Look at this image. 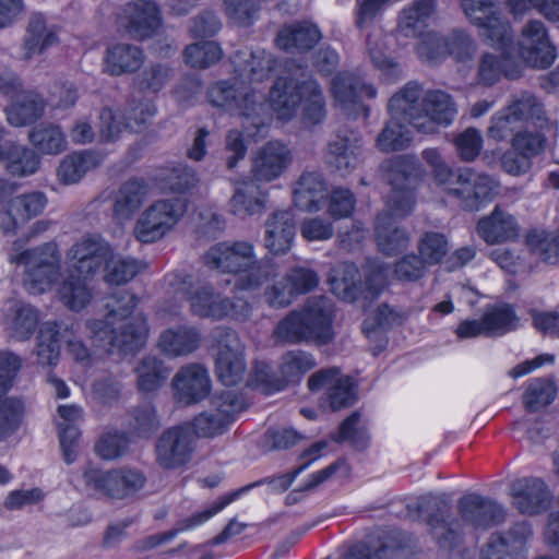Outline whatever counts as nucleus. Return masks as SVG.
<instances>
[{"mask_svg": "<svg viewBox=\"0 0 559 559\" xmlns=\"http://www.w3.org/2000/svg\"><path fill=\"white\" fill-rule=\"evenodd\" d=\"M460 519L451 515L450 502L440 496L426 495L405 507V518H425L430 535L441 551L449 556L461 551L463 524L476 531H487L506 521L507 511L498 501L478 493L461 497L456 504Z\"/></svg>", "mask_w": 559, "mask_h": 559, "instance_id": "nucleus-1", "label": "nucleus"}, {"mask_svg": "<svg viewBox=\"0 0 559 559\" xmlns=\"http://www.w3.org/2000/svg\"><path fill=\"white\" fill-rule=\"evenodd\" d=\"M335 307L331 298L313 296L300 310H292L273 331L276 342L300 344L313 342L326 345L334 338L333 321Z\"/></svg>", "mask_w": 559, "mask_h": 559, "instance_id": "nucleus-2", "label": "nucleus"}, {"mask_svg": "<svg viewBox=\"0 0 559 559\" xmlns=\"http://www.w3.org/2000/svg\"><path fill=\"white\" fill-rule=\"evenodd\" d=\"M210 103L242 117V127L249 136L261 132L267 121V105L261 93L248 86H236L227 81L217 82L207 92Z\"/></svg>", "mask_w": 559, "mask_h": 559, "instance_id": "nucleus-3", "label": "nucleus"}, {"mask_svg": "<svg viewBox=\"0 0 559 559\" xmlns=\"http://www.w3.org/2000/svg\"><path fill=\"white\" fill-rule=\"evenodd\" d=\"M86 326L91 332L93 345L108 355L138 352L144 346L148 331L146 320L140 316L119 328L102 320L87 321Z\"/></svg>", "mask_w": 559, "mask_h": 559, "instance_id": "nucleus-4", "label": "nucleus"}, {"mask_svg": "<svg viewBox=\"0 0 559 559\" xmlns=\"http://www.w3.org/2000/svg\"><path fill=\"white\" fill-rule=\"evenodd\" d=\"M186 211V201L180 198L153 202L135 223L133 231L135 238L143 243H152L162 239L178 224Z\"/></svg>", "mask_w": 559, "mask_h": 559, "instance_id": "nucleus-5", "label": "nucleus"}, {"mask_svg": "<svg viewBox=\"0 0 559 559\" xmlns=\"http://www.w3.org/2000/svg\"><path fill=\"white\" fill-rule=\"evenodd\" d=\"M13 261L26 265L23 278L25 289L33 295L46 292L59 275V257L56 246L41 247L21 252Z\"/></svg>", "mask_w": 559, "mask_h": 559, "instance_id": "nucleus-6", "label": "nucleus"}, {"mask_svg": "<svg viewBox=\"0 0 559 559\" xmlns=\"http://www.w3.org/2000/svg\"><path fill=\"white\" fill-rule=\"evenodd\" d=\"M214 338L217 343L215 373L224 385H237L247 370L245 345L238 333L229 328L215 329Z\"/></svg>", "mask_w": 559, "mask_h": 559, "instance_id": "nucleus-7", "label": "nucleus"}, {"mask_svg": "<svg viewBox=\"0 0 559 559\" xmlns=\"http://www.w3.org/2000/svg\"><path fill=\"white\" fill-rule=\"evenodd\" d=\"M386 180L392 190L386 201L388 210L381 214H389L392 221L409 215L415 205L412 165L401 156L389 159Z\"/></svg>", "mask_w": 559, "mask_h": 559, "instance_id": "nucleus-8", "label": "nucleus"}, {"mask_svg": "<svg viewBox=\"0 0 559 559\" xmlns=\"http://www.w3.org/2000/svg\"><path fill=\"white\" fill-rule=\"evenodd\" d=\"M532 537V524L519 521L507 531L491 534L481 548L480 559H525Z\"/></svg>", "mask_w": 559, "mask_h": 559, "instance_id": "nucleus-9", "label": "nucleus"}, {"mask_svg": "<svg viewBox=\"0 0 559 559\" xmlns=\"http://www.w3.org/2000/svg\"><path fill=\"white\" fill-rule=\"evenodd\" d=\"M194 450V436L189 425L165 430L156 441L157 464L164 469H176L188 463Z\"/></svg>", "mask_w": 559, "mask_h": 559, "instance_id": "nucleus-10", "label": "nucleus"}, {"mask_svg": "<svg viewBox=\"0 0 559 559\" xmlns=\"http://www.w3.org/2000/svg\"><path fill=\"white\" fill-rule=\"evenodd\" d=\"M515 55L525 63L546 69L556 59L555 47L550 44L545 24L538 20L530 21L522 28V38L518 44Z\"/></svg>", "mask_w": 559, "mask_h": 559, "instance_id": "nucleus-11", "label": "nucleus"}, {"mask_svg": "<svg viewBox=\"0 0 559 559\" xmlns=\"http://www.w3.org/2000/svg\"><path fill=\"white\" fill-rule=\"evenodd\" d=\"M511 506L522 515L536 516L546 512L552 495L539 477L515 479L510 486Z\"/></svg>", "mask_w": 559, "mask_h": 559, "instance_id": "nucleus-12", "label": "nucleus"}, {"mask_svg": "<svg viewBox=\"0 0 559 559\" xmlns=\"http://www.w3.org/2000/svg\"><path fill=\"white\" fill-rule=\"evenodd\" d=\"M325 447H326V442L320 441V442H317L313 445H311L309 449H307L301 454V459H308L309 457V460L306 461L304 464H301L299 467H297L292 473L283 474V475L275 476V477H267V478L260 479L258 481L251 483V484H249V485H247L245 487H241V488H239V489H237V490H235L233 492H229V493L221 497L217 501H215L213 503L212 507H210L207 509L206 513H204L203 515L199 516V518H201L199 520V522L200 521H207L213 515H215L216 513L222 511L224 508H226L229 503H231L233 501L238 499L242 493H245V492L249 491L250 489H252L254 487H258L260 485L269 484L274 489H276L278 491H285L292 485V483L297 477V475H299L302 471H305L310 465V463L313 460H316V459H318L320 456V452Z\"/></svg>", "mask_w": 559, "mask_h": 559, "instance_id": "nucleus-13", "label": "nucleus"}, {"mask_svg": "<svg viewBox=\"0 0 559 559\" xmlns=\"http://www.w3.org/2000/svg\"><path fill=\"white\" fill-rule=\"evenodd\" d=\"M361 147L360 132L346 126L341 127L328 144L326 162L345 176L358 166Z\"/></svg>", "mask_w": 559, "mask_h": 559, "instance_id": "nucleus-14", "label": "nucleus"}, {"mask_svg": "<svg viewBox=\"0 0 559 559\" xmlns=\"http://www.w3.org/2000/svg\"><path fill=\"white\" fill-rule=\"evenodd\" d=\"M121 19L127 33L140 40L154 36L163 23L160 9L152 0H135L127 3Z\"/></svg>", "mask_w": 559, "mask_h": 559, "instance_id": "nucleus-15", "label": "nucleus"}, {"mask_svg": "<svg viewBox=\"0 0 559 559\" xmlns=\"http://www.w3.org/2000/svg\"><path fill=\"white\" fill-rule=\"evenodd\" d=\"M254 247L248 241H223L211 247L204 255L205 263L224 273H239L250 266Z\"/></svg>", "mask_w": 559, "mask_h": 559, "instance_id": "nucleus-16", "label": "nucleus"}, {"mask_svg": "<svg viewBox=\"0 0 559 559\" xmlns=\"http://www.w3.org/2000/svg\"><path fill=\"white\" fill-rule=\"evenodd\" d=\"M292 163V152L278 141L264 144L252 158L251 177L255 182H271L283 175Z\"/></svg>", "mask_w": 559, "mask_h": 559, "instance_id": "nucleus-17", "label": "nucleus"}, {"mask_svg": "<svg viewBox=\"0 0 559 559\" xmlns=\"http://www.w3.org/2000/svg\"><path fill=\"white\" fill-rule=\"evenodd\" d=\"M457 114L452 96L441 90H429L424 94L423 120L418 131L432 134L439 127L450 126Z\"/></svg>", "mask_w": 559, "mask_h": 559, "instance_id": "nucleus-18", "label": "nucleus"}, {"mask_svg": "<svg viewBox=\"0 0 559 559\" xmlns=\"http://www.w3.org/2000/svg\"><path fill=\"white\" fill-rule=\"evenodd\" d=\"M433 45L437 46V49L429 51V59H436L447 53L462 62L472 59L477 49L472 36L461 28H454L443 37L428 33L418 48L419 53L423 55Z\"/></svg>", "mask_w": 559, "mask_h": 559, "instance_id": "nucleus-19", "label": "nucleus"}, {"mask_svg": "<svg viewBox=\"0 0 559 559\" xmlns=\"http://www.w3.org/2000/svg\"><path fill=\"white\" fill-rule=\"evenodd\" d=\"M332 93L341 108L347 112L358 114L359 110L366 111L362 105L364 97L373 98L377 94L372 85L366 84L362 80L352 72H341L332 80Z\"/></svg>", "mask_w": 559, "mask_h": 559, "instance_id": "nucleus-20", "label": "nucleus"}, {"mask_svg": "<svg viewBox=\"0 0 559 559\" xmlns=\"http://www.w3.org/2000/svg\"><path fill=\"white\" fill-rule=\"evenodd\" d=\"M523 62L515 53L496 56L490 52L483 53L477 66L475 83L480 86L495 85L501 74L509 80H516L523 74Z\"/></svg>", "mask_w": 559, "mask_h": 559, "instance_id": "nucleus-21", "label": "nucleus"}, {"mask_svg": "<svg viewBox=\"0 0 559 559\" xmlns=\"http://www.w3.org/2000/svg\"><path fill=\"white\" fill-rule=\"evenodd\" d=\"M316 366L317 361L312 354L301 349L288 350L282 356L280 378L273 379L262 371L257 373V378L259 381L269 384L273 390L281 391L288 384L298 383L304 374Z\"/></svg>", "mask_w": 559, "mask_h": 559, "instance_id": "nucleus-22", "label": "nucleus"}, {"mask_svg": "<svg viewBox=\"0 0 559 559\" xmlns=\"http://www.w3.org/2000/svg\"><path fill=\"white\" fill-rule=\"evenodd\" d=\"M58 33V26L49 23L43 13L33 12L23 39V58L29 60L56 45L59 40Z\"/></svg>", "mask_w": 559, "mask_h": 559, "instance_id": "nucleus-23", "label": "nucleus"}, {"mask_svg": "<svg viewBox=\"0 0 559 559\" xmlns=\"http://www.w3.org/2000/svg\"><path fill=\"white\" fill-rule=\"evenodd\" d=\"M421 85L415 81L406 83L389 100L388 109L392 117L400 118L418 131L423 120L424 95Z\"/></svg>", "mask_w": 559, "mask_h": 559, "instance_id": "nucleus-24", "label": "nucleus"}, {"mask_svg": "<svg viewBox=\"0 0 559 559\" xmlns=\"http://www.w3.org/2000/svg\"><path fill=\"white\" fill-rule=\"evenodd\" d=\"M173 383L179 399L187 404L205 399L211 389L207 370L199 364L181 368L175 376Z\"/></svg>", "mask_w": 559, "mask_h": 559, "instance_id": "nucleus-25", "label": "nucleus"}, {"mask_svg": "<svg viewBox=\"0 0 559 559\" xmlns=\"http://www.w3.org/2000/svg\"><path fill=\"white\" fill-rule=\"evenodd\" d=\"M295 236V216L290 210L273 212L265 222L264 246L274 254H284Z\"/></svg>", "mask_w": 559, "mask_h": 559, "instance_id": "nucleus-26", "label": "nucleus"}, {"mask_svg": "<svg viewBox=\"0 0 559 559\" xmlns=\"http://www.w3.org/2000/svg\"><path fill=\"white\" fill-rule=\"evenodd\" d=\"M294 78H277L269 93L270 106L282 120H289L306 92L304 84Z\"/></svg>", "mask_w": 559, "mask_h": 559, "instance_id": "nucleus-27", "label": "nucleus"}, {"mask_svg": "<svg viewBox=\"0 0 559 559\" xmlns=\"http://www.w3.org/2000/svg\"><path fill=\"white\" fill-rule=\"evenodd\" d=\"M201 334L190 325H178L163 331L157 347L168 357H183L195 352L201 345Z\"/></svg>", "mask_w": 559, "mask_h": 559, "instance_id": "nucleus-28", "label": "nucleus"}, {"mask_svg": "<svg viewBox=\"0 0 559 559\" xmlns=\"http://www.w3.org/2000/svg\"><path fill=\"white\" fill-rule=\"evenodd\" d=\"M46 100L35 90L22 91L5 108L7 120L13 127L29 126L39 120L46 110Z\"/></svg>", "mask_w": 559, "mask_h": 559, "instance_id": "nucleus-29", "label": "nucleus"}, {"mask_svg": "<svg viewBox=\"0 0 559 559\" xmlns=\"http://www.w3.org/2000/svg\"><path fill=\"white\" fill-rule=\"evenodd\" d=\"M231 62L242 81L262 82L275 68V60L265 50H240L234 53Z\"/></svg>", "mask_w": 559, "mask_h": 559, "instance_id": "nucleus-30", "label": "nucleus"}, {"mask_svg": "<svg viewBox=\"0 0 559 559\" xmlns=\"http://www.w3.org/2000/svg\"><path fill=\"white\" fill-rule=\"evenodd\" d=\"M477 233L487 243L492 245L516 238L519 226L514 216L497 205L490 215L479 219Z\"/></svg>", "mask_w": 559, "mask_h": 559, "instance_id": "nucleus-31", "label": "nucleus"}, {"mask_svg": "<svg viewBox=\"0 0 559 559\" xmlns=\"http://www.w3.org/2000/svg\"><path fill=\"white\" fill-rule=\"evenodd\" d=\"M326 193L328 188L322 174L305 171L295 183L294 204L301 211H319Z\"/></svg>", "mask_w": 559, "mask_h": 559, "instance_id": "nucleus-32", "label": "nucleus"}, {"mask_svg": "<svg viewBox=\"0 0 559 559\" xmlns=\"http://www.w3.org/2000/svg\"><path fill=\"white\" fill-rule=\"evenodd\" d=\"M148 194V186L142 178H131L123 182L115 194L114 216L118 221H129L143 205Z\"/></svg>", "mask_w": 559, "mask_h": 559, "instance_id": "nucleus-33", "label": "nucleus"}, {"mask_svg": "<svg viewBox=\"0 0 559 559\" xmlns=\"http://www.w3.org/2000/svg\"><path fill=\"white\" fill-rule=\"evenodd\" d=\"M321 37V32L316 24L304 21L282 28L276 41L278 47L287 52H302L312 49Z\"/></svg>", "mask_w": 559, "mask_h": 559, "instance_id": "nucleus-34", "label": "nucleus"}, {"mask_svg": "<svg viewBox=\"0 0 559 559\" xmlns=\"http://www.w3.org/2000/svg\"><path fill=\"white\" fill-rule=\"evenodd\" d=\"M510 108L524 122H531L539 130H554L557 132V122L547 116L543 103L532 92L523 91L511 95L508 104Z\"/></svg>", "mask_w": 559, "mask_h": 559, "instance_id": "nucleus-35", "label": "nucleus"}, {"mask_svg": "<svg viewBox=\"0 0 559 559\" xmlns=\"http://www.w3.org/2000/svg\"><path fill=\"white\" fill-rule=\"evenodd\" d=\"M438 0H413L401 12L399 31L405 37H419L437 11Z\"/></svg>", "mask_w": 559, "mask_h": 559, "instance_id": "nucleus-36", "label": "nucleus"}, {"mask_svg": "<svg viewBox=\"0 0 559 559\" xmlns=\"http://www.w3.org/2000/svg\"><path fill=\"white\" fill-rule=\"evenodd\" d=\"M229 206L230 212L240 217L261 214L265 210V194L258 182L248 178L236 183Z\"/></svg>", "mask_w": 559, "mask_h": 559, "instance_id": "nucleus-37", "label": "nucleus"}, {"mask_svg": "<svg viewBox=\"0 0 559 559\" xmlns=\"http://www.w3.org/2000/svg\"><path fill=\"white\" fill-rule=\"evenodd\" d=\"M0 160H5L8 171L17 177L34 175L40 166V157L34 150L13 142L0 145Z\"/></svg>", "mask_w": 559, "mask_h": 559, "instance_id": "nucleus-38", "label": "nucleus"}, {"mask_svg": "<svg viewBox=\"0 0 559 559\" xmlns=\"http://www.w3.org/2000/svg\"><path fill=\"white\" fill-rule=\"evenodd\" d=\"M374 235L379 250L389 257L406 250L409 243L406 230L395 226L389 214H378Z\"/></svg>", "mask_w": 559, "mask_h": 559, "instance_id": "nucleus-39", "label": "nucleus"}, {"mask_svg": "<svg viewBox=\"0 0 559 559\" xmlns=\"http://www.w3.org/2000/svg\"><path fill=\"white\" fill-rule=\"evenodd\" d=\"M424 160L431 168L435 181L443 186L449 193L454 195L453 189L462 187L471 180L469 169L465 171L454 170L442 157L437 148H426L421 153Z\"/></svg>", "mask_w": 559, "mask_h": 559, "instance_id": "nucleus-40", "label": "nucleus"}, {"mask_svg": "<svg viewBox=\"0 0 559 559\" xmlns=\"http://www.w3.org/2000/svg\"><path fill=\"white\" fill-rule=\"evenodd\" d=\"M144 62V53L138 46L117 44L107 49L106 71L111 75L135 72Z\"/></svg>", "mask_w": 559, "mask_h": 559, "instance_id": "nucleus-41", "label": "nucleus"}, {"mask_svg": "<svg viewBox=\"0 0 559 559\" xmlns=\"http://www.w3.org/2000/svg\"><path fill=\"white\" fill-rule=\"evenodd\" d=\"M153 179L160 189L178 193L195 187L199 181L194 169L183 164L160 167Z\"/></svg>", "mask_w": 559, "mask_h": 559, "instance_id": "nucleus-42", "label": "nucleus"}, {"mask_svg": "<svg viewBox=\"0 0 559 559\" xmlns=\"http://www.w3.org/2000/svg\"><path fill=\"white\" fill-rule=\"evenodd\" d=\"M483 29V36L493 48L503 53H515L516 46L513 43V33L510 24L503 20L499 12L487 15L476 23Z\"/></svg>", "mask_w": 559, "mask_h": 559, "instance_id": "nucleus-43", "label": "nucleus"}, {"mask_svg": "<svg viewBox=\"0 0 559 559\" xmlns=\"http://www.w3.org/2000/svg\"><path fill=\"white\" fill-rule=\"evenodd\" d=\"M100 162V155L92 151L67 155L58 167V178L66 185L76 183L87 171L99 166Z\"/></svg>", "mask_w": 559, "mask_h": 559, "instance_id": "nucleus-44", "label": "nucleus"}, {"mask_svg": "<svg viewBox=\"0 0 559 559\" xmlns=\"http://www.w3.org/2000/svg\"><path fill=\"white\" fill-rule=\"evenodd\" d=\"M195 314L214 320L231 318L242 321L250 317L251 306L242 299H230L215 295L211 305H207L206 307H199V305H197Z\"/></svg>", "mask_w": 559, "mask_h": 559, "instance_id": "nucleus-45", "label": "nucleus"}, {"mask_svg": "<svg viewBox=\"0 0 559 559\" xmlns=\"http://www.w3.org/2000/svg\"><path fill=\"white\" fill-rule=\"evenodd\" d=\"M29 143L40 153L58 155L67 150L66 135L55 123L41 122L28 132Z\"/></svg>", "mask_w": 559, "mask_h": 559, "instance_id": "nucleus-46", "label": "nucleus"}, {"mask_svg": "<svg viewBox=\"0 0 559 559\" xmlns=\"http://www.w3.org/2000/svg\"><path fill=\"white\" fill-rule=\"evenodd\" d=\"M497 183L495 179L488 175H478L473 185L469 180L460 188L453 189L454 195L461 200V206L466 211H477L484 201L491 199Z\"/></svg>", "mask_w": 559, "mask_h": 559, "instance_id": "nucleus-47", "label": "nucleus"}, {"mask_svg": "<svg viewBox=\"0 0 559 559\" xmlns=\"http://www.w3.org/2000/svg\"><path fill=\"white\" fill-rule=\"evenodd\" d=\"M61 322H45L39 328L36 355L41 366L56 365L60 355Z\"/></svg>", "mask_w": 559, "mask_h": 559, "instance_id": "nucleus-48", "label": "nucleus"}, {"mask_svg": "<svg viewBox=\"0 0 559 559\" xmlns=\"http://www.w3.org/2000/svg\"><path fill=\"white\" fill-rule=\"evenodd\" d=\"M47 197L41 191H32L13 197L8 203V214L17 225L43 213L47 205Z\"/></svg>", "mask_w": 559, "mask_h": 559, "instance_id": "nucleus-49", "label": "nucleus"}, {"mask_svg": "<svg viewBox=\"0 0 559 559\" xmlns=\"http://www.w3.org/2000/svg\"><path fill=\"white\" fill-rule=\"evenodd\" d=\"M333 294L344 301L354 302L361 299L362 282L355 264L344 263L337 274L330 278Z\"/></svg>", "mask_w": 559, "mask_h": 559, "instance_id": "nucleus-50", "label": "nucleus"}, {"mask_svg": "<svg viewBox=\"0 0 559 559\" xmlns=\"http://www.w3.org/2000/svg\"><path fill=\"white\" fill-rule=\"evenodd\" d=\"M127 427L129 432L138 438H151L160 427L155 406L151 402H145L130 409Z\"/></svg>", "mask_w": 559, "mask_h": 559, "instance_id": "nucleus-51", "label": "nucleus"}, {"mask_svg": "<svg viewBox=\"0 0 559 559\" xmlns=\"http://www.w3.org/2000/svg\"><path fill=\"white\" fill-rule=\"evenodd\" d=\"M58 293L63 305L74 311L83 309L92 298L88 281L70 272L60 285Z\"/></svg>", "mask_w": 559, "mask_h": 559, "instance_id": "nucleus-52", "label": "nucleus"}, {"mask_svg": "<svg viewBox=\"0 0 559 559\" xmlns=\"http://www.w3.org/2000/svg\"><path fill=\"white\" fill-rule=\"evenodd\" d=\"M409 131L404 120L392 117L386 121L376 139V146L384 153L402 151L411 143Z\"/></svg>", "mask_w": 559, "mask_h": 559, "instance_id": "nucleus-53", "label": "nucleus"}, {"mask_svg": "<svg viewBox=\"0 0 559 559\" xmlns=\"http://www.w3.org/2000/svg\"><path fill=\"white\" fill-rule=\"evenodd\" d=\"M242 272L243 274L236 281V287L242 290H251L260 288L264 283L276 277L278 269L269 258L261 260L254 258L252 264Z\"/></svg>", "mask_w": 559, "mask_h": 559, "instance_id": "nucleus-54", "label": "nucleus"}, {"mask_svg": "<svg viewBox=\"0 0 559 559\" xmlns=\"http://www.w3.org/2000/svg\"><path fill=\"white\" fill-rule=\"evenodd\" d=\"M138 385L143 392H152L162 386L169 376V370L156 356L143 357L138 367Z\"/></svg>", "mask_w": 559, "mask_h": 559, "instance_id": "nucleus-55", "label": "nucleus"}, {"mask_svg": "<svg viewBox=\"0 0 559 559\" xmlns=\"http://www.w3.org/2000/svg\"><path fill=\"white\" fill-rule=\"evenodd\" d=\"M83 480L85 489L91 495L98 498L118 499L114 468L103 471L96 467H88L83 473Z\"/></svg>", "mask_w": 559, "mask_h": 559, "instance_id": "nucleus-56", "label": "nucleus"}, {"mask_svg": "<svg viewBox=\"0 0 559 559\" xmlns=\"http://www.w3.org/2000/svg\"><path fill=\"white\" fill-rule=\"evenodd\" d=\"M231 421V417L228 414L216 409L199 414L188 425L191 427L194 437L213 438L224 433Z\"/></svg>", "mask_w": 559, "mask_h": 559, "instance_id": "nucleus-57", "label": "nucleus"}, {"mask_svg": "<svg viewBox=\"0 0 559 559\" xmlns=\"http://www.w3.org/2000/svg\"><path fill=\"white\" fill-rule=\"evenodd\" d=\"M485 336L503 335L516 328V314L510 305L492 307L483 314Z\"/></svg>", "mask_w": 559, "mask_h": 559, "instance_id": "nucleus-58", "label": "nucleus"}, {"mask_svg": "<svg viewBox=\"0 0 559 559\" xmlns=\"http://www.w3.org/2000/svg\"><path fill=\"white\" fill-rule=\"evenodd\" d=\"M556 391L554 381L544 378L534 379L523 394V404L528 412H537L554 401Z\"/></svg>", "mask_w": 559, "mask_h": 559, "instance_id": "nucleus-59", "label": "nucleus"}, {"mask_svg": "<svg viewBox=\"0 0 559 559\" xmlns=\"http://www.w3.org/2000/svg\"><path fill=\"white\" fill-rule=\"evenodd\" d=\"M367 51L373 66L389 80H395L400 76L401 69L399 64L386 53V46L380 34L368 35Z\"/></svg>", "mask_w": 559, "mask_h": 559, "instance_id": "nucleus-60", "label": "nucleus"}, {"mask_svg": "<svg viewBox=\"0 0 559 559\" xmlns=\"http://www.w3.org/2000/svg\"><path fill=\"white\" fill-rule=\"evenodd\" d=\"M306 92L302 120L307 126H317L321 123L326 116L325 102L320 85L312 80L304 84Z\"/></svg>", "mask_w": 559, "mask_h": 559, "instance_id": "nucleus-61", "label": "nucleus"}, {"mask_svg": "<svg viewBox=\"0 0 559 559\" xmlns=\"http://www.w3.org/2000/svg\"><path fill=\"white\" fill-rule=\"evenodd\" d=\"M156 114L154 104L150 100H130L123 110V127L132 132H142L151 123Z\"/></svg>", "mask_w": 559, "mask_h": 559, "instance_id": "nucleus-62", "label": "nucleus"}, {"mask_svg": "<svg viewBox=\"0 0 559 559\" xmlns=\"http://www.w3.org/2000/svg\"><path fill=\"white\" fill-rule=\"evenodd\" d=\"M523 120L508 105L491 118L488 128V136L496 141H504L514 138L515 133L523 129Z\"/></svg>", "mask_w": 559, "mask_h": 559, "instance_id": "nucleus-63", "label": "nucleus"}, {"mask_svg": "<svg viewBox=\"0 0 559 559\" xmlns=\"http://www.w3.org/2000/svg\"><path fill=\"white\" fill-rule=\"evenodd\" d=\"M526 243L542 261L556 263L559 260V235L532 230L526 236Z\"/></svg>", "mask_w": 559, "mask_h": 559, "instance_id": "nucleus-64", "label": "nucleus"}]
</instances>
